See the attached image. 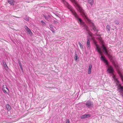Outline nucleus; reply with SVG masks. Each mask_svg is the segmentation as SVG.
<instances>
[{"mask_svg":"<svg viewBox=\"0 0 123 123\" xmlns=\"http://www.w3.org/2000/svg\"><path fill=\"white\" fill-rule=\"evenodd\" d=\"M61 0L63 4L70 10L72 14L74 16L78 21V22L80 23L81 25L85 27L86 31L88 32L89 34L91 36L90 33L89 31L88 28V27L82 19L79 18V17L73 9L72 6L68 2H66L65 0ZM70 0L74 4V5L76 9L80 12L81 14L89 25L90 26L92 29L94 31L97 32L98 31V28L96 27V26L94 24V23L93 22V21L87 17L86 13H85L84 10L82 9V7L77 3V1L75 0Z\"/></svg>","mask_w":123,"mask_h":123,"instance_id":"obj_1","label":"nucleus"},{"mask_svg":"<svg viewBox=\"0 0 123 123\" xmlns=\"http://www.w3.org/2000/svg\"><path fill=\"white\" fill-rule=\"evenodd\" d=\"M93 42L94 44L96 46V50H97V51L101 55H102V52L101 50V48L100 47L99 45L97 44V42L96 41L94 40Z\"/></svg>","mask_w":123,"mask_h":123,"instance_id":"obj_2","label":"nucleus"},{"mask_svg":"<svg viewBox=\"0 0 123 123\" xmlns=\"http://www.w3.org/2000/svg\"><path fill=\"white\" fill-rule=\"evenodd\" d=\"M101 47L104 53L106 55H107L108 56L111 57V55H109L106 48L104 44V43L102 44V45Z\"/></svg>","mask_w":123,"mask_h":123,"instance_id":"obj_3","label":"nucleus"},{"mask_svg":"<svg viewBox=\"0 0 123 123\" xmlns=\"http://www.w3.org/2000/svg\"><path fill=\"white\" fill-rule=\"evenodd\" d=\"M106 67H107V72L109 74L113 73L114 72V70L113 68L111 66H109L106 65Z\"/></svg>","mask_w":123,"mask_h":123,"instance_id":"obj_4","label":"nucleus"},{"mask_svg":"<svg viewBox=\"0 0 123 123\" xmlns=\"http://www.w3.org/2000/svg\"><path fill=\"white\" fill-rule=\"evenodd\" d=\"M86 106L88 107H93L94 105L93 103L90 100H88L86 104Z\"/></svg>","mask_w":123,"mask_h":123,"instance_id":"obj_5","label":"nucleus"},{"mask_svg":"<svg viewBox=\"0 0 123 123\" xmlns=\"http://www.w3.org/2000/svg\"><path fill=\"white\" fill-rule=\"evenodd\" d=\"M118 90L123 97V86H121L120 84H119L118 86Z\"/></svg>","mask_w":123,"mask_h":123,"instance_id":"obj_6","label":"nucleus"},{"mask_svg":"<svg viewBox=\"0 0 123 123\" xmlns=\"http://www.w3.org/2000/svg\"><path fill=\"white\" fill-rule=\"evenodd\" d=\"M2 89L3 92L5 93L6 94H8L7 92H6V89H7L9 92V90L6 85H3L2 86Z\"/></svg>","mask_w":123,"mask_h":123,"instance_id":"obj_7","label":"nucleus"},{"mask_svg":"<svg viewBox=\"0 0 123 123\" xmlns=\"http://www.w3.org/2000/svg\"><path fill=\"white\" fill-rule=\"evenodd\" d=\"M86 47L88 50H90L91 48V45L90 41L89 40V39L87 38V42Z\"/></svg>","mask_w":123,"mask_h":123,"instance_id":"obj_8","label":"nucleus"},{"mask_svg":"<svg viewBox=\"0 0 123 123\" xmlns=\"http://www.w3.org/2000/svg\"><path fill=\"white\" fill-rule=\"evenodd\" d=\"M100 59L101 60L103 61H104L105 62V63L106 64V65L108 66V61L107 60H106L105 57H104L102 56H101L100 57Z\"/></svg>","mask_w":123,"mask_h":123,"instance_id":"obj_9","label":"nucleus"},{"mask_svg":"<svg viewBox=\"0 0 123 123\" xmlns=\"http://www.w3.org/2000/svg\"><path fill=\"white\" fill-rule=\"evenodd\" d=\"M90 117L91 115L89 114H88L82 115L80 117L81 119H83Z\"/></svg>","mask_w":123,"mask_h":123,"instance_id":"obj_10","label":"nucleus"},{"mask_svg":"<svg viewBox=\"0 0 123 123\" xmlns=\"http://www.w3.org/2000/svg\"><path fill=\"white\" fill-rule=\"evenodd\" d=\"M24 27L26 30L28 32L29 34L32 33L31 31L27 26H25Z\"/></svg>","mask_w":123,"mask_h":123,"instance_id":"obj_11","label":"nucleus"},{"mask_svg":"<svg viewBox=\"0 0 123 123\" xmlns=\"http://www.w3.org/2000/svg\"><path fill=\"white\" fill-rule=\"evenodd\" d=\"M92 65V64H90L89 65V68L88 69V74H90L91 72Z\"/></svg>","mask_w":123,"mask_h":123,"instance_id":"obj_12","label":"nucleus"},{"mask_svg":"<svg viewBox=\"0 0 123 123\" xmlns=\"http://www.w3.org/2000/svg\"><path fill=\"white\" fill-rule=\"evenodd\" d=\"M8 3L12 5H14V0H8Z\"/></svg>","mask_w":123,"mask_h":123,"instance_id":"obj_13","label":"nucleus"},{"mask_svg":"<svg viewBox=\"0 0 123 123\" xmlns=\"http://www.w3.org/2000/svg\"><path fill=\"white\" fill-rule=\"evenodd\" d=\"M6 107L8 111L10 110L11 109V107L9 104H7L6 105Z\"/></svg>","mask_w":123,"mask_h":123,"instance_id":"obj_14","label":"nucleus"},{"mask_svg":"<svg viewBox=\"0 0 123 123\" xmlns=\"http://www.w3.org/2000/svg\"><path fill=\"white\" fill-rule=\"evenodd\" d=\"M88 3L90 4L91 6H92L94 4L93 0H88Z\"/></svg>","mask_w":123,"mask_h":123,"instance_id":"obj_15","label":"nucleus"},{"mask_svg":"<svg viewBox=\"0 0 123 123\" xmlns=\"http://www.w3.org/2000/svg\"><path fill=\"white\" fill-rule=\"evenodd\" d=\"M98 39L101 44L104 43V42L102 38L100 36L98 37Z\"/></svg>","mask_w":123,"mask_h":123,"instance_id":"obj_16","label":"nucleus"},{"mask_svg":"<svg viewBox=\"0 0 123 123\" xmlns=\"http://www.w3.org/2000/svg\"><path fill=\"white\" fill-rule=\"evenodd\" d=\"M79 44L80 46V47L81 49L83 50V46L81 44V43L80 42H79L78 43Z\"/></svg>","mask_w":123,"mask_h":123,"instance_id":"obj_17","label":"nucleus"},{"mask_svg":"<svg viewBox=\"0 0 123 123\" xmlns=\"http://www.w3.org/2000/svg\"><path fill=\"white\" fill-rule=\"evenodd\" d=\"M106 27L107 30L108 31H110V26L109 25H107V26H106Z\"/></svg>","mask_w":123,"mask_h":123,"instance_id":"obj_18","label":"nucleus"},{"mask_svg":"<svg viewBox=\"0 0 123 123\" xmlns=\"http://www.w3.org/2000/svg\"><path fill=\"white\" fill-rule=\"evenodd\" d=\"M79 58L78 57L77 55L75 54V56L74 57V60H75L76 61Z\"/></svg>","mask_w":123,"mask_h":123,"instance_id":"obj_19","label":"nucleus"},{"mask_svg":"<svg viewBox=\"0 0 123 123\" xmlns=\"http://www.w3.org/2000/svg\"><path fill=\"white\" fill-rule=\"evenodd\" d=\"M3 63L4 65V67L5 68H7L8 67L7 65L6 64V63L5 62H3Z\"/></svg>","mask_w":123,"mask_h":123,"instance_id":"obj_20","label":"nucleus"},{"mask_svg":"<svg viewBox=\"0 0 123 123\" xmlns=\"http://www.w3.org/2000/svg\"><path fill=\"white\" fill-rule=\"evenodd\" d=\"M115 23L117 25L119 24V22L118 20H116L115 21Z\"/></svg>","mask_w":123,"mask_h":123,"instance_id":"obj_21","label":"nucleus"},{"mask_svg":"<svg viewBox=\"0 0 123 123\" xmlns=\"http://www.w3.org/2000/svg\"><path fill=\"white\" fill-rule=\"evenodd\" d=\"M113 78L114 79L117 81L118 83L119 82V81L117 80V79L115 78V76L114 75L113 76Z\"/></svg>","mask_w":123,"mask_h":123,"instance_id":"obj_22","label":"nucleus"},{"mask_svg":"<svg viewBox=\"0 0 123 123\" xmlns=\"http://www.w3.org/2000/svg\"><path fill=\"white\" fill-rule=\"evenodd\" d=\"M41 22L43 25L45 26L46 25V23L44 22L42 20L41 21Z\"/></svg>","mask_w":123,"mask_h":123,"instance_id":"obj_23","label":"nucleus"},{"mask_svg":"<svg viewBox=\"0 0 123 123\" xmlns=\"http://www.w3.org/2000/svg\"><path fill=\"white\" fill-rule=\"evenodd\" d=\"M18 63L20 67H21V66H22L21 63L20 61H19Z\"/></svg>","mask_w":123,"mask_h":123,"instance_id":"obj_24","label":"nucleus"},{"mask_svg":"<svg viewBox=\"0 0 123 123\" xmlns=\"http://www.w3.org/2000/svg\"><path fill=\"white\" fill-rule=\"evenodd\" d=\"M51 30L52 31V32L53 33H55V30L54 29H51Z\"/></svg>","mask_w":123,"mask_h":123,"instance_id":"obj_25","label":"nucleus"},{"mask_svg":"<svg viewBox=\"0 0 123 123\" xmlns=\"http://www.w3.org/2000/svg\"><path fill=\"white\" fill-rule=\"evenodd\" d=\"M45 19L48 21H50L49 19V18H48V17H47L46 18H45Z\"/></svg>","mask_w":123,"mask_h":123,"instance_id":"obj_26","label":"nucleus"},{"mask_svg":"<svg viewBox=\"0 0 123 123\" xmlns=\"http://www.w3.org/2000/svg\"><path fill=\"white\" fill-rule=\"evenodd\" d=\"M49 26L50 27V28L52 29L53 28V26L52 25H49Z\"/></svg>","mask_w":123,"mask_h":123,"instance_id":"obj_27","label":"nucleus"},{"mask_svg":"<svg viewBox=\"0 0 123 123\" xmlns=\"http://www.w3.org/2000/svg\"><path fill=\"white\" fill-rule=\"evenodd\" d=\"M20 67L21 69V71H22V72H23V68L22 66H21V67Z\"/></svg>","mask_w":123,"mask_h":123,"instance_id":"obj_28","label":"nucleus"},{"mask_svg":"<svg viewBox=\"0 0 123 123\" xmlns=\"http://www.w3.org/2000/svg\"><path fill=\"white\" fill-rule=\"evenodd\" d=\"M69 119H67L66 121V123H69Z\"/></svg>","mask_w":123,"mask_h":123,"instance_id":"obj_29","label":"nucleus"},{"mask_svg":"<svg viewBox=\"0 0 123 123\" xmlns=\"http://www.w3.org/2000/svg\"><path fill=\"white\" fill-rule=\"evenodd\" d=\"M43 16L44 17V18H46V17H47L45 15H43Z\"/></svg>","mask_w":123,"mask_h":123,"instance_id":"obj_30","label":"nucleus"},{"mask_svg":"<svg viewBox=\"0 0 123 123\" xmlns=\"http://www.w3.org/2000/svg\"><path fill=\"white\" fill-rule=\"evenodd\" d=\"M50 18V15H48V18Z\"/></svg>","mask_w":123,"mask_h":123,"instance_id":"obj_31","label":"nucleus"},{"mask_svg":"<svg viewBox=\"0 0 123 123\" xmlns=\"http://www.w3.org/2000/svg\"><path fill=\"white\" fill-rule=\"evenodd\" d=\"M114 66H115L116 68V65L115 64H114Z\"/></svg>","mask_w":123,"mask_h":123,"instance_id":"obj_32","label":"nucleus"},{"mask_svg":"<svg viewBox=\"0 0 123 123\" xmlns=\"http://www.w3.org/2000/svg\"><path fill=\"white\" fill-rule=\"evenodd\" d=\"M27 20H28V21L29 20V18H27Z\"/></svg>","mask_w":123,"mask_h":123,"instance_id":"obj_33","label":"nucleus"}]
</instances>
